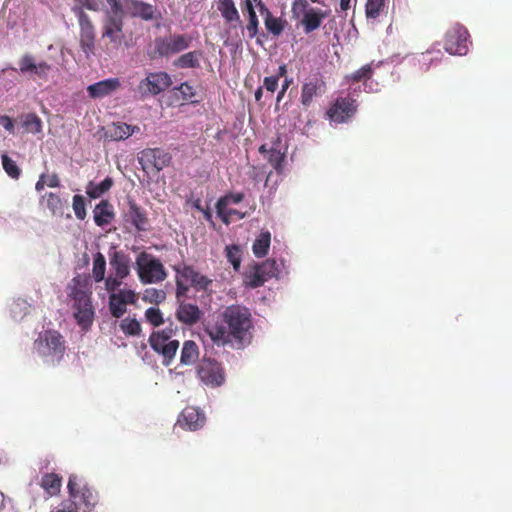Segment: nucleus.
<instances>
[{"label":"nucleus","mask_w":512,"mask_h":512,"mask_svg":"<svg viewBox=\"0 0 512 512\" xmlns=\"http://www.w3.org/2000/svg\"><path fill=\"white\" fill-rule=\"evenodd\" d=\"M225 325H214L207 329V333L216 344L225 345L235 342L239 346L251 340L252 316L248 308L241 305L226 307L223 314Z\"/></svg>","instance_id":"1"},{"label":"nucleus","mask_w":512,"mask_h":512,"mask_svg":"<svg viewBox=\"0 0 512 512\" xmlns=\"http://www.w3.org/2000/svg\"><path fill=\"white\" fill-rule=\"evenodd\" d=\"M69 296L73 299L74 317L77 324L84 330H88L92 325L94 310L91 303V291L86 283L80 277H74L71 281Z\"/></svg>","instance_id":"2"},{"label":"nucleus","mask_w":512,"mask_h":512,"mask_svg":"<svg viewBox=\"0 0 512 512\" xmlns=\"http://www.w3.org/2000/svg\"><path fill=\"white\" fill-rule=\"evenodd\" d=\"M39 354L46 362L58 364L66 351L64 337L56 330H46L35 341Z\"/></svg>","instance_id":"3"},{"label":"nucleus","mask_w":512,"mask_h":512,"mask_svg":"<svg viewBox=\"0 0 512 512\" xmlns=\"http://www.w3.org/2000/svg\"><path fill=\"white\" fill-rule=\"evenodd\" d=\"M125 11L123 5L119 4V10L108 9L105 11L103 24H102V39H108L109 44L113 49H118L124 39Z\"/></svg>","instance_id":"4"},{"label":"nucleus","mask_w":512,"mask_h":512,"mask_svg":"<svg viewBox=\"0 0 512 512\" xmlns=\"http://www.w3.org/2000/svg\"><path fill=\"white\" fill-rule=\"evenodd\" d=\"M137 273L142 283H158L166 279L167 273L161 261L153 255L142 252L136 259Z\"/></svg>","instance_id":"5"},{"label":"nucleus","mask_w":512,"mask_h":512,"mask_svg":"<svg viewBox=\"0 0 512 512\" xmlns=\"http://www.w3.org/2000/svg\"><path fill=\"white\" fill-rule=\"evenodd\" d=\"M171 85L172 78L167 72H147L146 77L139 82L137 92L142 98L157 96L167 90Z\"/></svg>","instance_id":"6"},{"label":"nucleus","mask_w":512,"mask_h":512,"mask_svg":"<svg viewBox=\"0 0 512 512\" xmlns=\"http://www.w3.org/2000/svg\"><path fill=\"white\" fill-rule=\"evenodd\" d=\"M470 35L461 24L451 26L444 38V49L451 55H466L469 50Z\"/></svg>","instance_id":"7"},{"label":"nucleus","mask_w":512,"mask_h":512,"mask_svg":"<svg viewBox=\"0 0 512 512\" xmlns=\"http://www.w3.org/2000/svg\"><path fill=\"white\" fill-rule=\"evenodd\" d=\"M72 10L78 18L80 47L88 58L90 55L94 54L96 39L95 26L88 14H86L81 7H74Z\"/></svg>","instance_id":"8"},{"label":"nucleus","mask_w":512,"mask_h":512,"mask_svg":"<svg viewBox=\"0 0 512 512\" xmlns=\"http://www.w3.org/2000/svg\"><path fill=\"white\" fill-rule=\"evenodd\" d=\"M200 381L208 387L216 388L225 382V372L221 364L212 358H202L197 366Z\"/></svg>","instance_id":"9"},{"label":"nucleus","mask_w":512,"mask_h":512,"mask_svg":"<svg viewBox=\"0 0 512 512\" xmlns=\"http://www.w3.org/2000/svg\"><path fill=\"white\" fill-rule=\"evenodd\" d=\"M192 43V37L187 34H173L155 39V53L160 57H168L186 50Z\"/></svg>","instance_id":"10"},{"label":"nucleus","mask_w":512,"mask_h":512,"mask_svg":"<svg viewBox=\"0 0 512 512\" xmlns=\"http://www.w3.org/2000/svg\"><path fill=\"white\" fill-rule=\"evenodd\" d=\"M277 274V265L274 260H266L254 265L244 274V283L250 288H258Z\"/></svg>","instance_id":"11"},{"label":"nucleus","mask_w":512,"mask_h":512,"mask_svg":"<svg viewBox=\"0 0 512 512\" xmlns=\"http://www.w3.org/2000/svg\"><path fill=\"white\" fill-rule=\"evenodd\" d=\"M170 153L161 148H147L141 152L139 162L146 172L158 173L171 163Z\"/></svg>","instance_id":"12"},{"label":"nucleus","mask_w":512,"mask_h":512,"mask_svg":"<svg viewBox=\"0 0 512 512\" xmlns=\"http://www.w3.org/2000/svg\"><path fill=\"white\" fill-rule=\"evenodd\" d=\"M67 488L69 495L74 499H79L87 508L91 509L97 504V493L86 485L81 486L76 475L69 477Z\"/></svg>","instance_id":"13"},{"label":"nucleus","mask_w":512,"mask_h":512,"mask_svg":"<svg viewBox=\"0 0 512 512\" xmlns=\"http://www.w3.org/2000/svg\"><path fill=\"white\" fill-rule=\"evenodd\" d=\"M206 417L200 409L188 406L180 413L177 424L183 429L196 431L202 428L205 424Z\"/></svg>","instance_id":"14"},{"label":"nucleus","mask_w":512,"mask_h":512,"mask_svg":"<svg viewBox=\"0 0 512 512\" xmlns=\"http://www.w3.org/2000/svg\"><path fill=\"white\" fill-rule=\"evenodd\" d=\"M356 111L354 100L350 98H339L335 103L328 109V118L336 123L345 122L350 118Z\"/></svg>","instance_id":"15"},{"label":"nucleus","mask_w":512,"mask_h":512,"mask_svg":"<svg viewBox=\"0 0 512 512\" xmlns=\"http://www.w3.org/2000/svg\"><path fill=\"white\" fill-rule=\"evenodd\" d=\"M125 7L131 17L140 18L144 21H152L158 18L157 8L149 3L139 0H123Z\"/></svg>","instance_id":"16"},{"label":"nucleus","mask_w":512,"mask_h":512,"mask_svg":"<svg viewBox=\"0 0 512 512\" xmlns=\"http://www.w3.org/2000/svg\"><path fill=\"white\" fill-rule=\"evenodd\" d=\"M176 274L180 275L185 281H189L197 290H207L212 280L197 272L192 266L184 265L183 267H175Z\"/></svg>","instance_id":"17"},{"label":"nucleus","mask_w":512,"mask_h":512,"mask_svg":"<svg viewBox=\"0 0 512 512\" xmlns=\"http://www.w3.org/2000/svg\"><path fill=\"white\" fill-rule=\"evenodd\" d=\"M202 315V311L196 304L187 303L185 301L178 303L175 312L176 319L187 326L195 325L201 319Z\"/></svg>","instance_id":"18"},{"label":"nucleus","mask_w":512,"mask_h":512,"mask_svg":"<svg viewBox=\"0 0 512 512\" xmlns=\"http://www.w3.org/2000/svg\"><path fill=\"white\" fill-rule=\"evenodd\" d=\"M130 257L124 251L114 249L109 253V263L118 278H126L130 274Z\"/></svg>","instance_id":"19"},{"label":"nucleus","mask_w":512,"mask_h":512,"mask_svg":"<svg viewBox=\"0 0 512 512\" xmlns=\"http://www.w3.org/2000/svg\"><path fill=\"white\" fill-rule=\"evenodd\" d=\"M20 72L23 74H35L40 78H46L51 66L46 62L36 63L30 54H25L19 61Z\"/></svg>","instance_id":"20"},{"label":"nucleus","mask_w":512,"mask_h":512,"mask_svg":"<svg viewBox=\"0 0 512 512\" xmlns=\"http://www.w3.org/2000/svg\"><path fill=\"white\" fill-rule=\"evenodd\" d=\"M20 72L23 74H35L40 78H46L51 66L46 62L36 63L30 54H25L19 61Z\"/></svg>","instance_id":"21"},{"label":"nucleus","mask_w":512,"mask_h":512,"mask_svg":"<svg viewBox=\"0 0 512 512\" xmlns=\"http://www.w3.org/2000/svg\"><path fill=\"white\" fill-rule=\"evenodd\" d=\"M120 86L121 83L118 78H108L89 85L87 87V92L91 98H103L112 94L120 88Z\"/></svg>","instance_id":"22"},{"label":"nucleus","mask_w":512,"mask_h":512,"mask_svg":"<svg viewBox=\"0 0 512 512\" xmlns=\"http://www.w3.org/2000/svg\"><path fill=\"white\" fill-rule=\"evenodd\" d=\"M126 221L130 222L138 231H146L148 218L144 209L138 206L135 201H128V210L125 214Z\"/></svg>","instance_id":"23"},{"label":"nucleus","mask_w":512,"mask_h":512,"mask_svg":"<svg viewBox=\"0 0 512 512\" xmlns=\"http://www.w3.org/2000/svg\"><path fill=\"white\" fill-rule=\"evenodd\" d=\"M327 16V12L322 11L320 9L309 8L308 10H306L301 20L304 32L306 34H309L317 30L321 26L322 21Z\"/></svg>","instance_id":"24"},{"label":"nucleus","mask_w":512,"mask_h":512,"mask_svg":"<svg viewBox=\"0 0 512 512\" xmlns=\"http://www.w3.org/2000/svg\"><path fill=\"white\" fill-rule=\"evenodd\" d=\"M95 224L99 227L108 225L115 217L113 206L108 200H102L93 211Z\"/></svg>","instance_id":"25"},{"label":"nucleus","mask_w":512,"mask_h":512,"mask_svg":"<svg viewBox=\"0 0 512 512\" xmlns=\"http://www.w3.org/2000/svg\"><path fill=\"white\" fill-rule=\"evenodd\" d=\"M151 348L163 357V365L169 366L179 348V341L173 340L165 343L150 344Z\"/></svg>","instance_id":"26"},{"label":"nucleus","mask_w":512,"mask_h":512,"mask_svg":"<svg viewBox=\"0 0 512 512\" xmlns=\"http://www.w3.org/2000/svg\"><path fill=\"white\" fill-rule=\"evenodd\" d=\"M325 83L318 78L311 79L309 82L303 84L301 89V103L303 106L308 107L311 105L313 98L318 94L321 87H324Z\"/></svg>","instance_id":"27"},{"label":"nucleus","mask_w":512,"mask_h":512,"mask_svg":"<svg viewBox=\"0 0 512 512\" xmlns=\"http://www.w3.org/2000/svg\"><path fill=\"white\" fill-rule=\"evenodd\" d=\"M199 358V347L198 345L192 341L187 340L183 343V347L181 350L180 362L183 365H192Z\"/></svg>","instance_id":"28"},{"label":"nucleus","mask_w":512,"mask_h":512,"mask_svg":"<svg viewBox=\"0 0 512 512\" xmlns=\"http://www.w3.org/2000/svg\"><path fill=\"white\" fill-rule=\"evenodd\" d=\"M202 57V51L195 50L182 54L179 58L174 61V66L186 69V68H198L200 66V58Z\"/></svg>","instance_id":"29"},{"label":"nucleus","mask_w":512,"mask_h":512,"mask_svg":"<svg viewBox=\"0 0 512 512\" xmlns=\"http://www.w3.org/2000/svg\"><path fill=\"white\" fill-rule=\"evenodd\" d=\"M271 234L269 231H262L260 235L255 239L252 250L256 257H265L270 248Z\"/></svg>","instance_id":"30"},{"label":"nucleus","mask_w":512,"mask_h":512,"mask_svg":"<svg viewBox=\"0 0 512 512\" xmlns=\"http://www.w3.org/2000/svg\"><path fill=\"white\" fill-rule=\"evenodd\" d=\"M62 479L55 473H46L41 479V487L49 494L54 496L60 492Z\"/></svg>","instance_id":"31"},{"label":"nucleus","mask_w":512,"mask_h":512,"mask_svg":"<svg viewBox=\"0 0 512 512\" xmlns=\"http://www.w3.org/2000/svg\"><path fill=\"white\" fill-rule=\"evenodd\" d=\"M21 124L27 133L38 134L42 132V120L35 113H27L22 115Z\"/></svg>","instance_id":"32"},{"label":"nucleus","mask_w":512,"mask_h":512,"mask_svg":"<svg viewBox=\"0 0 512 512\" xmlns=\"http://www.w3.org/2000/svg\"><path fill=\"white\" fill-rule=\"evenodd\" d=\"M135 130H139L137 126H131L126 123H116L110 128V137L113 140H125L134 134Z\"/></svg>","instance_id":"33"},{"label":"nucleus","mask_w":512,"mask_h":512,"mask_svg":"<svg viewBox=\"0 0 512 512\" xmlns=\"http://www.w3.org/2000/svg\"><path fill=\"white\" fill-rule=\"evenodd\" d=\"M113 185V180L110 177L105 178L100 183L90 181L86 187V193L90 198L96 199L106 193Z\"/></svg>","instance_id":"34"},{"label":"nucleus","mask_w":512,"mask_h":512,"mask_svg":"<svg viewBox=\"0 0 512 512\" xmlns=\"http://www.w3.org/2000/svg\"><path fill=\"white\" fill-rule=\"evenodd\" d=\"M216 212H217L218 217L225 224H230L233 221L241 220L246 216L245 213H243L239 210L230 208V206L216 205Z\"/></svg>","instance_id":"35"},{"label":"nucleus","mask_w":512,"mask_h":512,"mask_svg":"<svg viewBox=\"0 0 512 512\" xmlns=\"http://www.w3.org/2000/svg\"><path fill=\"white\" fill-rule=\"evenodd\" d=\"M218 10L226 22L232 23L240 21V15L233 0L219 3Z\"/></svg>","instance_id":"36"},{"label":"nucleus","mask_w":512,"mask_h":512,"mask_svg":"<svg viewBox=\"0 0 512 512\" xmlns=\"http://www.w3.org/2000/svg\"><path fill=\"white\" fill-rule=\"evenodd\" d=\"M177 332V327H173V324L170 323L168 327L162 330L154 331L151 333L149 337V344L165 343L168 341H173L172 336Z\"/></svg>","instance_id":"37"},{"label":"nucleus","mask_w":512,"mask_h":512,"mask_svg":"<svg viewBox=\"0 0 512 512\" xmlns=\"http://www.w3.org/2000/svg\"><path fill=\"white\" fill-rule=\"evenodd\" d=\"M106 260L102 253L98 252L93 258L92 275L95 282H101L105 279Z\"/></svg>","instance_id":"38"},{"label":"nucleus","mask_w":512,"mask_h":512,"mask_svg":"<svg viewBox=\"0 0 512 512\" xmlns=\"http://www.w3.org/2000/svg\"><path fill=\"white\" fill-rule=\"evenodd\" d=\"M77 3H79L81 8H86L91 11H100L102 8V1L101 0H75ZM107 4L109 5V9H115L119 10V4L121 3L120 0H106Z\"/></svg>","instance_id":"39"},{"label":"nucleus","mask_w":512,"mask_h":512,"mask_svg":"<svg viewBox=\"0 0 512 512\" xmlns=\"http://www.w3.org/2000/svg\"><path fill=\"white\" fill-rule=\"evenodd\" d=\"M109 310L113 317L120 318L126 312V304L115 293L109 295Z\"/></svg>","instance_id":"40"},{"label":"nucleus","mask_w":512,"mask_h":512,"mask_svg":"<svg viewBox=\"0 0 512 512\" xmlns=\"http://www.w3.org/2000/svg\"><path fill=\"white\" fill-rule=\"evenodd\" d=\"M385 8V0H367L365 5L366 17L376 19Z\"/></svg>","instance_id":"41"},{"label":"nucleus","mask_w":512,"mask_h":512,"mask_svg":"<svg viewBox=\"0 0 512 512\" xmlns=\"http://www.w3.org/2000/svg\"><path fill=\"white\" fill-rule=\"evenodd\" d=\"M373 75V69L371 64H366L354 73L346 76L348 82L357 83L361 81L369 80Z\"/></svg>","instance_id":"42"},{"label":"nucleus","mask_w":512,"mask_h":512,"mask_svg":"<svg viewBox=\"0 0 512 512\" xmlns=\"http://www.w3.org/2000/svg\"><path fill=\"white\" fill-rule=\"evenodd\" d=\"M264 24L268 32L274 36H279L284 30V22L281 18H276L272 14H268L264 19Z\"/></svg>","instance_id":"43"},{"label":"nucleus","mask_w":512,"mask_h":512,"mask_svg":"<svg viewBox=\"0 0 512 512\" xmlns=\"http://www.w3.org/2000/svg\"><path fill=\"white\" fill-rule=\"evenodd\" d=\"M1 159L3 169L7 173V175L12 179H18L21 174V169L18 167L16 162L12 160L7 154H3L1 156Z\"/></svg>","instance_id":"44"},{"label":"nucleus","mask_w":512,"mask_h":512,"mask_svg":"<svg viewBox=\"0 0 512 512\" xmlns=\"http://www.w3.org/2000/svg\"><path fill=\"white\" fill-rule=\"evenodd\" d=\"M121 330L128 336H139L141 325L136 319L125 318L120 323Z\"/></svg>","instance_id":"45"},{"label":"nucleus","mask_w":512,"mask_h":512,"mask_svg":"<svg viewBox=\"0 0 512 512\" xmlns=\"http://www.w3.org/2000/svg\"><path fill=\"white\" fill-rule=\"evenodd\" d=\"M166 299V293L164 290L156 288H148L143 293V301L148 303L159 304Z\"/></svg>","instance_id":"46"},{"label":"nucleus","mask_w":512,"mask_h":512,"mask_svg":"<svg viewBox=\"0 0 512 512\" xmlns=\"http://www.w3.org/2000/svg\"><path fill=\"white\" fill-rule=\"evenodd\" d=\"M225 251L228 261L235 270H238L240 268L242 254L240 247L238 245L226 246Z\"/></svg>","instance_id":"47"},{"label":"nucleus","mask_w":512,"mask_h":512,"mask_svg":"<svg viewBox=\"0 0 512 512\" xmlns=\"http://www.w3.org/2000/svg\"><path fill=\"white\" fill-rule=\"evenodd\" d=\"M43 198L46 201L47 208L51 211L53 215L57 214L62 209V201L61 198L55 193H46Z\"/></svg>","instance_id":"48"},{"label":"nucleus","mask_w":512,"mask_h":512,"mask_svg":"<svg viewBox=\"0 0 512 512\" xmlns=\"http://www.w3.org/2000/svg\"><path fill=\"white\" fill-rule=\"evenodd\" d=\"M72 208L75 216L79 220H84L86 217V204L85 199L82 195H74L72 201Z\"/></svg>","instance_id":"49"},{"label":"nucleus","mask_w":512,"mask_h":512,"mask_svg":"<svg viewBox=\"0 0 512 512\" xmlns=\"http://www.w3.org/2000/svg\"><path fill=\"white\" fill-rule=\"evenodd\" d=\"M145 318L154 327H158L163 324V314L159 308L150 307L145 311Z\"/></svg>","instance_id":"50"},{"label":"nucleus","mask_w":512,"mask_h":512,"mask_svg":"<svg viewBox=\"0 0 512 512\" xmlns=\"http://www.w3.org/2000/svg\"><path fill=\"white\" fill-rule=\"evenodd\" d=\"M244 199V194L239 192V193H228L226 195H224L223 197H221L216 205H219V206H230L231 204H238L240 203L242 200Z\"/></svg>","instance_id":"51"},{"label":"nucleus","mask_w":512,"mask_h":512,"mask_svg":"<svg viewBox=\"0 0 512 512\" xmlns=\"http://www.w3.org/2000/svg\"><path fill=\"white\" fill-rule=\"evenodd\" d=\"M123 279L124 278H118V276L115 274L109 275L107 278L103 280L105 284V289L110 294L116 293V290L121 286Z\"/></svg>","instance_id":"52"},{"label":"nucleus","mask_w":512,"mask_h":512,"mask_svg":"<svg viewBox=\"0 0 512 512\" xmlns=\"http://www.w3.org/2000/svg\"><path fill=\"white\" fill-rule=\"evenodd\" d=\"M248 24L246 26V29H247V32H248V36L249 38H254L256 37V35L258 34V30H259V21H258V17L256 15V13H250V15H248Z\"/></svg>","instance_id":"53"},{"label":"nucleus","mask_w":512,"mask_h":512,"mask_svg":"<svg viewBox=\"0 0 512 512\" xmlns=\"http://www.w3.org/2000/svg\"><path fill=\"white\" fill-rule=\"evenodd\" d=\"M283 159L284 156L280 153V151L273 148L269 149L268 161L276 170L281 167Z\"/></svg>","instance_id":"54"},{"label":"nucleus","mask_w":512,"mask_h":512,"mask_svg":"<svg viewBox=\"0 0 512 512\" xmlns=\"http://www.w3.org/2000/svg\"><path fill=\"white\" fill-rule=\"evenodd\" d=\"M121 300L124 301L126 305L134 304L137 300V296L133 290L130 289H121L115 293Z\"/></svg>","instance_id":"55"},{"label":"nucleus","mask_w":512,"mask_h":512,"mask_svg":"<svg viewBox=\"0 0 512 512\" xmlns=\"http://www.w3.org/2000/svg\"><path fill=\"white\" fill-rule=\"evenodd\" d=\"M183 278L180 277V275L177 274L176 276V298L178 303L180 301H183L182 299L187 295V292L189 290L188 285H186L183 282Z\"/></svg>","instance_id":"56"},{"label":"nucleus","mask_w":512,"mask_h":512,"mask_svg":"<svg viewBox=\"0 0 512 512\" xmlns=\"http://www.w3.org/2000/svg\"><path fill=\"white\" fill-rule=\"evenodd\" d=\"M309 4L307 2V0H294V2L292 3V13L293 15L295 16H299L300 13L304 12L306 10H308Z\"/></svg>","instance_id":"57"},{"label":"nucleus","mask_w":512,"mask_h":512,"mask_svg":"<svg viewBox=\"0 0 512 512\" xmlns=\"http://www.w3.org/2000/svg\"><path fill=\"white\" fill-rule=\"evenodd\" d=\"M178 90L183 95L184 100H190L195 96L194 88L187 82L180 84Z\"/></svg>","instance_id":"58"},{"label":"nucleus","mask_w":512,"mask_h":512,"mask_svg":"<svg viewBox=\"0 0 512 512\" xmlns=\"http://www.w3.org/2000/svg\"><path fill=\"white\" fill-rule=\"evenodd\" d=\"M278 76L265 77L263 80V87L269 92H275L278 87Z\"/></svg>","instance_id":"59"},{"label":"nucleus","mask_w":512,"mask_h":512,"mask_svg":"<svg viewBox=\"0 0 512 512\" xmlns=\"http://www.w3.org/2000/svg\"><path fill=\"white\" fill-rule=\"evenodd\" d=\"M45 182H46V185L51 188H55L60 185V180H59V177L57 176V174H52L47 177L45 176Z\"/></svg>","instance_id":"60"},{"label":"nucleus","mask_w":512,"mask_h":512,"mask_svg":"<svg viewBox=\"0 0 512 512\" xmlns=\"http://www.w3.org/2000/svg\"><path fill=\"white\" fill-rule=\"evenodd\" d=\"M0 124L8 131L12 132L14 129V124L12 119L9 116H1Z\"/></svg>","instance_id":"61"},{"label":"nucleus","mask_w":512,"mask_h":512,"mask_svg":"<svg viewBox=\"0 0 512 512\" xmlns=\"http://www.w3.org/2000/svg\"><path fill=\"white\" fill-rule=\"evenodd\" d=\"M257 2V6L259 8V11L262 15H264L265 17H267L268 14H272L269 9L265 6V4L261 1V0H258L256 1Z\"/></svg>","instance_id":"62"},{"label":"nucleus","mask_w":512,"mask_h":512,"mask_svg":"<svg viewBox=\"0 0 512 512\" xmlns=\"http://www.w3.org/2000/svg\"><path fill=\"white\" fill-rule=\"evenodd\" d=\"M52 512H78V510L76 507H73L72 505H69V506L63 505L62 507H60Z\"/></svg>","instance_id":"63"},{"label":"nucleus","mask_w":512,"mask_h":512,"mask_svg":"<svg viewBox=\"0 0 512 512\" xmlns=\"http://www.w3.org/2000/svg\"><path fill=\"white\" fill-rule=\"evenodd\" d=\"M46 185V182H45V175H41L40 176V179L37 181L36 185H35V189L37 191H42L44 189V186Z\"/></svg>","instance_id":"64"}]
</instances>
